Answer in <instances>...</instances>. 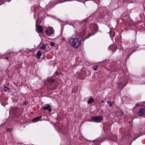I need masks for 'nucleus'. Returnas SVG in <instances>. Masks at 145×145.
<instances>
[{"mask_svg": "<svg viewBox=\"0 0 145 145\" xmlns=\"http://www.w3.org/2000/svg\"><path fill=\"white\" fill-rule=\"evenodd\" d=\"M69 41L71 45L76 48H78L81 44V40L77 38H71Z\"/></svg>", "mask_w": 145, "mask_h": 145, "instance_id": "1", "label": "nucleus"}, {"mask_svg": "<svg viewBox=\"0 0 145 145\" xmlns=\"http://www.w3.org/2000/svg\"><path fill=\"white\" fill-rule=\"evenodd\" d=\"M45 32L48 36H50L54 33V30L52 27H50L46 29Z\"/></svg>", "mask_w": 145, "mask_h": 145, "instance_id": "2", "label": "nucleus"}, {"mask_svg": "<svg viewBox=\"0 0 145 145\" xmlns=\"http://www.w3.org/2000/svg\"><path fill=\"white\" fill-rule=\"evenodd\" d=\"M91 119L93 121L99 122L102 120L103 118L101 116H98L92 117Z\"/></svg>", "mask_w": 145, "mask_h": 145, "instance_id": "3", "label": "nucleus"}, {"mask_svg": "<svg viewBox=\"0 0 145 145\" xmlns=\"http://www.w3.org/2000/svg\"><path fill=\"white\" fill-rule=\"evenodd\" d=\"M36 25L37 31L38 33H42L43 32L42 26L40 25L37 26V24H36Z\"/></svg>", "mask_w": 145, "mask_h": 145, "instance_id": "4", "label": "nucleus"}, {"mask_svg": "<svg viewBox=\"0 0 145 145\" xmlns=\"http://www.w3.org/2000/svg\"><path fill=\"white\" fill-rule=\"evenodd\" d=\"M138 114L139 116L145 115V110L142 108H140Z\"/></svg>", "mask_w": 145, "mask_h": 145, "instance_id": "5", "label": "nucleus"}, {"mask_svg": "<svg viewBox=\"0 0 145 145\" xmlns=\"http://www.w3.org/2000/svg\"><path fill=\"white\" fill-rule=\"evenodd\" d=\"M109 48L113 52H115L116 49V47L114 45H111L109 46Z\"/></svg>", "mask_w": 145, "mask_h": 145, "instance_id": "6", "label": "nucleus"}, {"mask_svg": "<svg viewBox=\"0 0 145 145\" xmlns=\"http://www.w3.org/2000/svg\"><path fill=\"white\" fill-rule=\"evenodd\" d=\"M43 109L44 110H48V111L50 112L52 111V109L50 108V105H47L43 108Z\"/></svg>", "mask_w": 145, "mask_h": 145, "instance_id": "7", "label": "nucleus"}, {"mask_svg": "<svg viewBox=\"0 0 145 145\" xmlns=\"http://www.w3.org/2000/svg\"><path fill=\"white\" fill-rule=\"evenodd\" d=\"M122 83L121 82H118L117 84V87L119 88H123L122 85Z\"/></svg>", "mask_w": 145, "mask_h": 145, "instance_id": "8", "label": "nucleus"}, {"mask_svg": "<svg viewBox=\"0 0 145 145\" xmlns=\"http://www.w3.org/2000/svg\"><path fill=\"white\" fill-rule=\"evenodd\" d=\"M40 120L39 119L38 117H36L35 118H33V119L32 120V122H36L39 121Z\"/></svg>", "mask_w": 145, "mask_h": 145, "instance_id": "9", "label": "nucleus"}, {"mask_svg": "<svg viewBox=\"0 0 145 145\" xmlns=\"http://www.w3.org/2000/svg\"><path fill=\"white\" fill-rule=\"evenodd\" d=\"M37 58H40V56L42 55V54L40 51H38L37 54Z\"/></svg>", "mask_w": 145, "mask_h": 145, "instance_id": "10", "label": "nucleus"}, {"mask_svg": "<svg viewBox=\"0 0 145 145\" xmlns=\"http://www.w3.org/2000/svg\"><path fill=\"white\" fill-rule=\"evenodd\" d=\"M94 101L93 99L92 98H90V99L88 101V103L90 104L93 102Z\"/></svg>", "mask_w": 145, "mask_h": 145, "instance_id": "11", "label": "nucleus"}, {"mask_svg": "<svg viewBox=\"0 0 145 145\" xmlns=\"http://www.w3.org/2000/svg\"><path fill=\"white\" fill-rule=\"evenodd\" d=\"M41 49L42 50H45L46 49V47L45 44H43L41 47Z\"/></svg>", "mask_w": 145, "mask_h": 145, "instance_id": "12", "label": "nucleus"}, {"mask_svg": "<svg viewBox=\"0 0 145 145\" xmlns=\"http://www.w3.org/2000/svg\"><path fill=\"white\" fill-rule=\"evenodd\" d=\"M8 88L7 87H4L3 88V90L5 91H8Z\"/></svg>", "mask_w": 145, "mask_h": 145, "instance_id": "13", "label": "nucleus"}, {"mask_svg": "<svg viewBox=\"0 0 145 145\" xmlns=\"http://www.w3.org/2000/svg\"><path fill=\"white\" fill-rule=\"evenodd\" d=\"M55 44L54 42H51L50 43V45L52 46H55Z\"/></svg>", "mask_w": 145, "mask_h": 145, "instance_id": "14", "label": "nucleus"}, {"mask_svg": "<svg viewBox=\"0 0 145 145\" xmlns=\"http://www.w3.org/2000/svg\"><path fill=\"white\" fill-rule=\"evenodd\" d=\"M28 103V101H25L24 103L23 104L24 105H27Z\"/></svg>", "mask_w": 145, "mask_h": 145, "instance_id": "15", "label": "nucleus"}, {"mask_svg": "<svg viewBox=\"0 0 145 145\" xmlns=\"http://www.w3.org/2000/svg\"><path fill=\"white\" fill-rule=\"evenodd\" d=\"M54 80H51V81L50 82H54Z\"/></svg>", "mask_w": 145, "mask_h": 145, "instance_id": "16", "label": "nucleus"}, {"mask_svg": "<svg viewBox=\"0 0 145 145\" xmlns=\"http://www.w3.org/2000/svg\"><path fill=\"white\" fill-rule=\"evenodd\" d=\"M96 67H93V69L94 70H97Z\"/></svg>", "mask_w": 145, "mask_h": 145, "instance_id": "17", "label": "nucleus"}, {"mask_svg": "<svg viewBox=\"0 0 145 145\" xmlns=\"http://www.w3.org/2000/svg\"><path fill=\"white\" fill-rule=\"evenodd\" d=\"M38 117L39 119L40 120V119H41L42 117V116H39V117Z\"/></svg>", "mask_w": 145, "mask_h": 145, "instance_id": "18", "label": "nucleus"}, {"mask_svg": "<svg viewBox=\"0 0 145 145\" xmlns=\"http://www.w3.org/2000/svg\"><path fill=\"white\" fill-rule=\"evenodd\" d=\"M111 102H110V107L112 106V105L111 104Z\"/></svg>", "mask_w": 145, "mask_h": 145, "instance_id": "19", "label": "nucleus"}, {"mask_svg": "<svg viewBox=\"0 0 145 145\" xmlns=\"http://www.w3.org/2000/svg\"><path fill=\"white\" fill-rule=\"evenodd\" d=\"M107 103H108L109 104L110 103V101H107Z\"/></svg>", "mask_w": 145, "mask_h": 145, "instance_id": "20", "label": "nucleus"}, {"mask_svg": "<svg viewBox=\"0 0 145 145\" xmlns=\"http://www.w3.org/2000/svg\"><path fill=\"white\" fill-rule=\"evenodd\" d=\"M5 59H7V60H8V57H6L5 58Z\"/></svg>", "mask_w": 145, "mask_h": 145, "instance_id": "21", "label": "nucleus"}, {"mask_svg": "<svg viewBox=\"0 0 145 145\" xmlns=\"http://www.w3.org/2000/svg\"><path fill=\"white\" fill-rule=\"evenodd\" d=\"M51 85H52V87L53 85H54V84H52Z\"/></svg>", "mask_w": 145, "mask_h": 145, "instance_id": "22", "label": "nucleus"}, {"mask_svg": "<svg viewBox=\"0 0 145 145\" xmlns=\"http://www.w3.org/2000/svg\"><path fill=\"white\" fill-rule=\"evenodd\" d=\"M101 103H103L104 102V101L103 100H102L101 101Z\"/></svg>", "mask_w": 145, "mask_h": 145, "instance_id": "23", "label": "nucleus"}, {"mask_svg": "<svg viewBox=\"0 0 145 145\" xmlns=\"http://www.w3.org/2000/svg\"><path fill=\"white\" fill-rule=\"evenodd\" d=\"M90 36H89L88 37H87L86 39L88 38Z\"/></svg>", "mask_w": 145, "mask_h": 145, "instance_id": "24", "label": "nucleus"}, {"mask_svg": "<svg viewBox=\"0 0 145 145\" xmlns=\"http://www.w3.org/2000/svg\"><path fill=\"white\" fill-rule=\"evenodd\" d=\"M9 52H8V54H9Z\"/></svg>", "mask_w": 145, "mask_h": 145, "instance_id": "25", "label": "nucleus"}]
</instances>
